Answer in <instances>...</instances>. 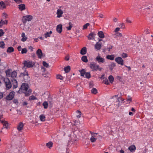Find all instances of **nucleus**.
<instances>
[{
	"instance_id": "nucleus-1",
	"label": "nucleus",
	"mask_w": 153,
	"mask_h": 153,
	"mask_svg": "<svg viewBox=\"0 0 153 153\" xmlns=\"http://www.w3.org/2000/svg\"><path fill=\"white\" fill-rule=\"evenodd\" d=\"M28 85L27 84L23 83L22 84L19 90L22 92L24 93L25 96H26L29 95L32 92L30 89H29L28 90Z\"/></svg>"
},
{
	"instance_id": "nucleus-2",
	"label": "nucleus",
	"mask_w": 153,
	"mask_h": 153,
	"mask_svg": "<svg viewBox=\"0 0 153 153\" xmlns=\"http://www.w3.org/2000/svg\"><path fill=\"white\" fill-rule=\"evenodd\" d=\"M89 67L93 71H97L99 70L100 71L102 69L101 68H100L99 65L94 62H92L89 65Z\"/></svg>"
},
{
	"instance_id": "nucleus-3",
	"label": "nucleus",
	"mask_w": 153,
	"mask_h": 153,
	"mask_svg": "<svg viewBox=\"0 0 153 153\" xmlns=\"http://www.w3.org/2000/svg\"><path fill=\"white\" fill-rule=\"evenodd\" d=\"M23 63L24 64V67L25 68H32L35 64L34 62L29 60H25Z\"/></svg>"
},
{
	"instance_id": "nucleus-4",
	"label": "nucleus",
	"mask_w": 153,
	"mask_h": 153,
	"mask_svg": "<svg viewBox=\"0 0 153 153\" xmlns=\"http://www.w3.org/2000/svg\"><path fill=\"white\" fill-rule=\"evenodd\" d=\"M4 82L6 90H9L12 87V84L8 78H4Z\"/></svg>"
},
{
	"instance_id": "nucleus-5",
	"label": "nucleus",
	"mask_w": 153,
	"mask_h": 153,
	"mask_svg": "<svg viewBox=\"0 0 153 153\" xmlns=\"http://www.w3.org/2000/svg\"><path fill=\"white\" fill-rule=\"evenodd\" d=\"M33 19V16L31 15H27L24 16L22 17V22L24 24H25L27 21H31Z\"/></svg>"
},
{
	"instance_id": "nucleus-6",
	"label": "nucleus",
	"mask_w": 153,
	"mask_h": 153,
	"mask_svg": "<svg viewBox=\"0 0 153 153\" xmlns=\"http://www.w3.org/2000/svg\"><path fill=\"white\" fill-rule=\"evenodd\" d=\"M113 98L115 97L116 98V102L114 103V105H117L119 106L120 104V99L121 101V103H122L123 101V100L121 98H120L118 97V95H114L113 96Z\"/></svg>"
},
{
	"instance_id": "nucleus-7",
	"label": "nucleus",
	"mask_w": 153,
	"mask_h": 153,
	"mask_svg": "<svg viewBox=\"0 0 153 153\" xmlns=\"http://www.w3.org/2000/svg\"><path fill=\"white\" fill-rule=\"evenodd\" d=\"M115 61L119 64L123 65L124 64L123 60L120 57H118L115 58Z\"/></svg>"
},
{
	"instance_id": "nucleus-8",
	"label": "nucleus",
	"mask_w": 153,
	"mask_h": 153,
	"mask_svg": "<svg viewBox=\"0 0 153 153\" xmlns=\"http://www.w3.org/2000/svg\"><path fill=\"white\" fill-rule=\"evenodd\" d=\"M96 60L98 63H104L105 62L104 58L101 57L100 56L98 55L96 58Z\"/></svg>"
},
{
	"instance_id": "nucleus-9",
	"label": "nucleus",
	"mask_w": 153,
	"mask_h": 153,
	"mask_svg": "<svg viewBox=\"0 0 153 153\" xmlns=\"http://www.w3.org/2000/svg\"><path fill=\"white\" fill-rule=\"evenodd\" d=\"M14 92L13 91L10 92L6 98V99L8 100H11L14 97Z\"/></svg>"
},
{
	"instance_id": "nucleus-10",
	"label": "nucleus",
	"mask_w": 153,
	"mask_h": 153,
	"mask_svg": "<svg viewBox=\"0 0 153 153\" xmlns=\"http://www.w3.org/2000/svg\"><path fill=\"white\" fill-rule=\"evenodd\" d=\"M102 47V43H101L97 42L94 46L95 48L97 50H100Z\"/></svg>"
},
{
	"instance_id": "nucleus-11",
	"label": "nucleus",
	"mask_w": 153,
	"mask_h": 153,
	"mask_svg": "<svg viewBox=\"0 0 153 153\" xmlns=\"http://www.w3.org/2000/svg\"><path fill=\"white\" fill-rule=\"evenodd\" d=\"M12 83L13 85V88H17L18 86V82L16 80L13 79L11 80Z\"/></svg>"
},
{
	"instance_id": "nucleus-12",
	"label": "nucleus",
	"mask_w": 153,
	"mask_h": 153,
	"mask_svg": "<svg viewBox=\"0 0 153 153\" xmlns=\"http://www.w3.org/2000/svg\"><path fill=\"white\" fill-rule=\"evenodd\" d=\"M63 13V11L61 9H58L56 13V14L57 15V17L59 18L61 17L62 16V15Z\"/></svg>"
},
{
	"instance_id": "nucleus-13",
	"label": "nucleus",
	"mask_w": 153,
	"mask_h": 153,
	"mask_svg": "<svg viewBox=\"0 0 153 153\" xmlns=\"http://www.w3.org/2000/svg\"><path fill=\"white\" fill-rule=\"evenodd\" d=\"M36 53L39 58L41 59L42 58V53L40 49H39L37 50Z\"/></svg>"
},
{
	"instance_id": "nucleus-14",
	"label": "nucleus",
	"mask_w": 153,
	"mask_h": 153,
	"mask_svg": "<svg viewBox=\"0 0 153 153\" xmlns=\"http://www.w3.org/2000/svg\"><path fill=\"white\" fill-rule=\"evenodd\" d=\"M56 30L57 32L61 33L62 31V26L61 24L57 25L56 28Z\"/></svg>"
},
{
	"instance_id": "nucleus-15",
	"label": "nucleus",
	"mask_w": 153,
	"mask_h": 153,
	"mask_svg": "<svg viewBox=\"0 0 153 153\" xmlns=\"http://www.w3.org/2000/svg\"><path fill=\"white\" fill-rule=\"evenodd\" d=\"M96 34L94 32H91L88 36L89 39L91 40L94 39L95 36Z\"/></svg>"
},
{
	"instance_id": "nucleus-16",
	"label": "nucleus",
	"mask_w": 153,
	"mask_h": 153,
	"mask_svg": "<svg viewBox=\"0 0 153 153\" xmlns=\"http://www.w3.org/2000/svg\"><path fill=\"white\" fill-rule=\"evenodd\" d=\"M145 5V8L144 9V10H149L150 8L152 7V5L151 4L147 3H146Z\"/></svg>"
},
{
	"instance_id": "nucleus-17",
	"label": "nucleus",
	"mask_w": 153,
	"mask_h": 153,
	"mask_svg": "<svg viewBox=\"0 0 153 153\" xmlns=\"http://www.w3.org/2000/svg\"><path fill=\"white\" fill-rule=\"evenodd\" d=\"M24 125L22 122H20L19 123L17 128V129L19 131H20L23 129Z\"/></svg>"
},
{
	"instance_id": "nucleus-18",
	"label": "nucleus",
	"mask_w": 153,
	"mask_h": 153,
	"mask_svg": "<svg viewBox=\"0 0 153 153\" xmlns=\"http://www.w3.org/2000/svg\"><path fill=\"white\" fill-rule=\"evenodd\" d=\"M21 36L22 37V38L21 39V41L22 42H24L27 39V37H26V36L25 35V33L24 32L22 33Z\"/></svg>"
},
{
	"instance_id": "nucleus-19",
	"label": "nucleus",
	"mask_w": 153,
	"mask_h": 153,
	"mask_svg": "<svg viewBox=\"0 0 153 153\" xmlns=\"http://www.w3.org/2000/svg\"><path fill=\"white\" fill-rule=\"evenodd\" d=\"M128 149L131 152H133L135 151L136 147L134 145H132L129 146Z\"/></svg>"
},
{
	"instance_id": "nucleus-20",
	"label": "nucleus",
	"mask_w": 153,
	"mask_h": 153,
	"mask_svg": "<svg viewBox=\"0 0 153 153\" xmlns=\"http://www.w3.org/2000/svg\"><path fill=\"white\" fill-rule=\"evenodd\" d=\"M115 58V56L114 54L111 55H108L106 56V58L108 59H109L111 60H113Z\"/></svg>"
},
{
	"instance_id": "nucleus-21",
	"label": "nucleus",
	"mask_w": 153,
	"mask_h": 153,
	"mask_svg": "<svg viewBox=\"0 0 153 153\" xmlns=\"http://www.w3.org/2000/svg\"><path fill=\"white\" fill-rule=\"evenodd\" d=\"M87 52V49L85 47H84L80 51V53L82 55H84Z\"/></svg>"
},
{
	"instance_id": "nucleus-22",
	"label": "nucleus",
	"mask_w": 153,
	"mask_h": 153,
	"mask_svg": "<svg viewBox=\"0 0 153 153\" xmlns=\"http://www.w3.org/2000/svg\"><path fill=\"white\" fill-rule=\"evenodd\" d=\"M19 8L21 11L24 10L25 8V4H21L19 5Z\"/></svg>"
},
{
	"instance_id": "nucleus-23",
	"label": "nucleus",
	"mask_w": 153,
	"mask_h": 153,
	"mask_svg": "<svg viewBox=\"0 0 153 153\" xmlns=\"http://www.w3.org/2000/svg\"><path fill=\"white\" fill-rule=\"evenodd\" d=\"M52 33L51 30L49 32H47L44 35L45 37L46 38L48 37H50Z\"/></svg>"
},
{
	"instance_id": "nucleus-24",
	"label": "nucleus",
	"mask_w": 153,
	"mask_h": 153,
	"mask_svg": "<svg viewBox=\"0 0 153 153\" xmlns=\"http://www.w3.org/2000/svg\"><path fill=\"white\" fill-rule=\"evenodd\" d=\"M8 22L7 20H5L4 21L3 19H1L0 21V26H2L5 24H7Z\"/></svg>"
},
{
	"instance_id": "nucleus-25",
	"label": "nucleus",
	"mask_w": 153,
	"mask_h": 153,
	"mask_svg": "<svg viewBox=\"0 0 153 153\" xmlns=\"http://www.w3.org/2000/svg\"><path fill=\"white\" fill-rule=\"evenodd\" d=\"M98 35L101 38H103L104 37V35L102 31H100L98 33Z\"/></svg>"
},
{
	"instance_id": "nucleus-26",
	"label": "nucleus",
	"mask_w": 153,
	"mask_h": 153,
	"mask_svg": "<svg viewBox=\"0 0 153 153\" xmlns=\"http://www.w3.org/2000/svg\"><path fill=\"white\" fill-rule=\"evenodd\" d=\"M0 8L3 9L6 7V5L4 2L1 1L0 2Z\"/></svg>"
},
{
	"instance_id": "nucleus-27",
	"label": "nucleus",
	"mask_w": 153,
	"mask_h": 153,
	"mask_svg": "<svg viewBox=\"0 0 153 153\" xmlns=\"http://www.w3.org/2000/svg\"><path fill=\"white\" fill-rule=\"evenodd\" d=\"M14 49L12 47H9L7 51V53H10L14 51Z\"/></svg>"
},
{
	"instance_id": "nucleus-28",
	"label": "nucleus",
	"mask_w": 153,
	"mask_h": 153,
	"mask_svg": "<svg viewBox=\"0 0 153 153\" xmlns=\"http://www.w3.org/2000/svg\"><path fill=\"white\" fill-rule=\"evenodd\" d=\"M17 76V73L16 71H14L12 72L11 74V77L14 79V78H16Z\"/></svg>"
},
{
	"instance_id": "nucleus-29",
	"label": "nucleus",
	"mask_w": 153,
	"mask_h": 153,
	"mask_svg": "<svg viewBox=\"0 0 153 153\" xmlns=\"http://www.w3.org/2000/svg\"><path fill=\"white\" fill-rule=\"evenodd\" d=\"M1 123L3 124V127L4 128H7L8 127V123L7 122H4V121H1Z\"/></svg>"
},
{
	"instance_id": "nucleus-30",
	"label": "nucleus",
	"mask_w": 153,
	"mask_h": 153,
	"mask_svg": "<svg viewBox=\"0 0 153 153\" xmlns=\"http://www.w3.org/2000/svg\"><path fill=\"white\" fill-rule=\"evenodd\" d=\"M16 149H18V151H20L22 149V145L21 143H19L16 145Z\"/></svg>"
},
{
	"instance_id": "nucleus-31",
	"label": "nucleus",
	"mask_w": 153,
	"mask_h": 153,
	"mask_svg": "<svg viewBox=\"0 0 153 153\" xmlns=\"http://www.w3.org/2000/svg\"><path fill=\"white\" fill-rule=\"evenodd\" d=\"M71 70V68L69 66H68L64 68V71L66 73H68Z\"/></svg>"
},
{
	"instance_id": "nucleus-32",
	"label": "nucleus",
	"mask_w": 153,
	"mask_h": 153,
	"mask_svg": "<svg viewBox=\"0 0 153 153\" xmlns=\"http://www.w3.org/2000/svg\"><path fill=\"white\" fill-rule=\"evenodd\" d=\"M23 77L24 79L25 82L28 81L30 79V77L29 76L28 74L25 75V76H24Z\"/></svg>"
},
{
	"instance_id": "nucleus-33",
	"label": "nucleus",
	"mask_w": 153,
	"mask_h": 153,
	"mask_svg": "<svg viewBox=\"0 0 153 153\" xmlns=\"http://www.w3.org/2000/svg\"><path fill=\"white\" fill-rule=\"evenodd\" d=\"M81 59L83 62H87L88 61L87 57L85 56H83L82 57Z\"/></svg>"
},
{
	"instance_id": "nucleus-34",
	"label": "nucleus",
	"mask_w": 153,
	"mask_h": 153,
	"mask_svg": "<svg viewBox=\"0 0 153 153\" xmlns=\"http://www.w3.org/2000/svg\"><path fill=\"white\" fill-rule=\"evenodd\" d=\"M11 70L10 69H8L6 71L5 73L7 76L9 77L10 76L11 73Z\"/></svg>"
},
{
	"instance_id": "nucleus-35",
	"label": "nucleus",
	"mask_w": 153,
	"mask_h": 153,
	"mask_svg": "<svg viewBox=\"0 0 153 153\" xmlns=\"http://www.w3.org/2000/svg\"><path fill=\"white\" fill-rule=\"evenodd\" d=\"M68 24L69 25V26L66 27V28H67L68 30H71V29L73 27V25L72 23L71 22H69L68 23Z\"/></svg>"
},
{
	"instance_id": "nucleus-36",
	"label": "nucleus",
	"mask_w": 153,
	"mask_h": 153,
	"mask_svg": "<svg viewBox=\"0 0 153 153\" xmlns=\"http://www.w3.org/2000/svg\"><path fill=\"white\" fill-rule=\"evenodd\" d=\"M53 143L51 142H49L46 143V146L49 148H51L53 146Z\"/></svg>"
},
{
	"instance_id": "nucleus-37",
	"label": "nucleus",
	"mask_w": 153,
	"mask_h": 153,
	"mask_svg": "<svg viewBox=\"0 0 153 153\" xmlns=\"http://www.w3.org/2000/svg\"><path fill=\"white\" fill-rule=\"evenodd\" d=\"M116 66V64L115 63L112 62L110 65V68L111 70H113V68Z\"/></svg>"
},
{
	"instance_id": "nucleus-38",
	"label": "nucleus",
	"mask_w": 153,
	"mask_h": 153,
	"mask_svg": "<svg viewBox=\"0 0 153 153\" xmlns=\"http://www.w3.org/2000/svg\"><path fill=\"white\" fill-rule=\"evenodd\" d=\"M76 113L77 114L76 115V117L78 118H80L81 116V112L80 111L77 110L76 111Z\"/></svg>"
},
{
	"instance_id": "nucleus-39",
	"label": "nucleus",
	"mask_w": 153,
	"mask_h": 153,
	"mask_svg": "<svg viewBox=\"0 0 153 153\" xmlns=\"http://www.w3.org/2000/svg\"><path fill=\"white\" fill-rule=\"evenodd\" d=\"M79 72L80 73L81 76H84L86 73L85 70L82 69Z\"/></svg>"
},
{
	"instance_id": "nucleus-40",
	"label": "nucleus",
	"mask_w": 153,
	"mask_h": 153,
	"mask_svg": "<svg viewBox=\"0 0 153 153\" xmlns=\"http://www.w3.org/2000/svg\"><path fill=\"white\" fill-rule=\"evenodd\" d=\"M40 120L42 121H44L45 120V117L43 114L41 115L39 117Z\"/></svg>"
},
{
	"instance_id": "nucleus-41",
	"label": "nucleus",
	"mask_w": 153,
	"mask_h": 153,
	"mask_svg": "<svg viewBox=\"0 0 153 153\" xmlns=\"http://www.w3.org/2000/svg\"><path fill=\"white\" fill-rule=\"evenodd\" d=\"M108 79L111 83H112L113 82L114 80V78L112 76H109L108 77Z\"/></svg>"
},
{
	"instance_id": "nucleus-42",
	"label": "nucleus",
	"mask_w": 153,
	"mask_h": 153,
	"mask_svg": "<svg viewBox=\"0 0 153 153\" xmlns=\"http://www.w3.org/2000/svg\"><path fill=\"white\" fill-rule=\"evenodd\" d=\"M127 101L130 103L132 102V99L130 96H128L126 98Z\"/></svg>"
},
{
	"instance_id": "nucleus-43",
	"label": "nucleus",
	"mask_w": 153,
	"mask_h": 153,
	"mask_svg": "<svg viewBox=\"0 0 153 153\" xmlns=\"http://www.w3.org/2000/svg\"><path fill=\"white\" fill-rule=\"evenodd\" d=\"M48 105V104L47 102L45 101L43 103V105L44 106V108L45 109L47 108Z\"/></svg>"
},
{
	"instance_id": "nucleus-44",
	"label": "nucleus",
	"mask_w": 153,
	"mask_h": 153,
	"mask_svg": "<svg viewBox=\"0 0 153 153\" xmlns=\"http://www.w3.org/2000/svg\"><path fill=\"white\" fill-rule=\"evenodd\" d=\"M5 44L4 42L3 41H0V47L4 49L5 47Z\"/></svg>"
},
{
	"instance_id": "nucleus-45",
	"label": "nucleus",
	"mask_w": 153,
	"mask_h": 153,
	"mask_svg": "<svg viewBox=\"0 0 153 153\" xmlns=\"http://www.w3.org/2000/svg\"><path fill=\"white\" fill-rule=\"evenodd\" d=\"M91 92L94 94H96L97 93V91L96 88H94L91 90Z\"/></svg>"
},
{
	"instance_id": "nucleus-46",
	"label": "nucleus",
	"mask_w": 153,
	"mask_h": 153,
	"mask_svg": "<svg viewBox=\"0 0 153 153\" xmlns=\"http://www.w3.org/2000/svg\"><path fill=\"white\" fill-rule=\"evenodd\" d=\"M85 74V78L87 79H89L91 77V74L90 73L86 72Z\"/></svg>"
},
{
	"instance_id": "nucleus-47",
	"label": "nucleus",
	"mask_w": 153,
	"mask_h": 153,
	"mask_svg": "<svg viewBox=\"0 0 153 153\" xmlns=\"http://www.w3.org/2000/svg\"><path fill=\"white\" fill-rule=\"evenodd\" d=\"M27 51V50L26 48H24L22 49L21 53L22 54L26 53Z\"/></svg>"
},
{
	"instance_id": "nucleus-48",
	"label": "nucleus",
	"mask_w": 153,
	"mask_h": 153,
	"mask_svg": "<svg viewBox=\"0 0 153 153\" xmlns=\"http://www.w3.org/2000/svg\"><path fill=\"white\" fill-rule=\"evenodd\" d=\"M97 139V137L94 138L92 137H91L90 138V140L91 142L93 143L95 142Z\"/></svg>"
},
{
	"instance_id": "nucleus-49",
	"label": "nucleus",
	"mask_w": 153,
	"mask_h": 153,
	"mask_svg": "<svg viewBox=\"0 0 153 153\" xmlns=\"http://www.w3.org/2000/svg\"><path fill=\"white\" fill-rule=\"evenodd\" d=\"M2 16L4 19H5L7 18L8 15L6 13H4L2 14Z\"/></svg>"
},
{
	"instance_id": "nucleus-50",
	"label": "nucleus",
	"mask_w": 153,
	"mask_h": 153,
	"mask_svg": "<svg viewBox=\"0 0 153 153\" xmlns=\"http://www.w3.org/2000/svg\"><path fill=\"white\" fill-rule=\"evenodd\" d=\"M43 65L46 68H48L49 67V65L45 61H43Z\"/></svg>"
},
{
	"instance_id": "nucleus-51",
	"label": "nucleus",
	"mask_w": 153,
	"mask_h": 153,
	"mask_svg": "<svg viewBox=\"0 0 153 153\" xmlns=\"http://www.w3.org/2000/svg\"><path fill=\"white\" fill-rule=\"evenodd\" d=\"M36 99V97L34 95H32L29 97L30 100H33Z\"/></svg>"
},
{
	"instance_id": "nucleus-52",
	"label": "nucleus",
	"mask_w": 153,
	"mask_h": 153,
	"mask_svg": "<svg viewBox=\"0 0 153 153\" xmlns=\"http://www.w3.org/2000/svg\"><path fill=\"white\" fill-rule=\"evenodd\" d=\"M56 78L57 79H59L61 80H63L64 79V77L60 75H57L56 76Z\"/></svg>"
},
{
	"instance_id": "nucleus-53",
	"label": "nucleus",
	"mask_w": 153,
	"mask_h": 153,
	"mask_svg": "<svg viewBox=\"0 0 153 153\" xmlns=\"http://www.w3.org/2000/svg\"><path fill=\"white\" fill-rule=\"evenodd\" d=\"M28 74V73L27 71H25L23 73H22L21 75V76H25V75H27Z\"/></svg>"
},
{
	"instance_id": "nucleus-54",
	"label": "nucleus",
	"mask_w": 153,
	"mask_h": 153,
	"mask_svg": "<svg viewBox=\"0 0 153 153\" xmlns=\"http://www.w3.org/2000/svg\"><path fill=\"white\" fill-rule=\"evenodd\" d=\"M90 24L88 23H87L86 24L84 25L83 27V29H85L87 28V27Z\"/></svg>"
},
{
	"instance_id": "nucleus-55",
	"label": "nucleus",
	"mask_w": 153,
	"mask_h": 153,
	"mask_svg": "<svg viewBox=\"0 0 153 153\" xmlns=\"http://www.w3.org/2000/svg\"><path fill=\"white\" fill-rule=\"evenodd\" d=\"M144 32L146 34H149L150 33V30L148 28L145 29V30L144 31Z\"/></svg>"
},
{
	"instance_id": "nucleus-56",
	"label": "nucleus",
	"mask_w": 153,
	"mask_h": 153,
	"mask_svg": "<svg viewBox=\"0 0 153 153\" xmlns=\"http://www.w3.org/2000/svg\"><path fill=\"white\" fill-rule=\"evenodd\" d=\"M103 82L106 85H108L109 83L108 79H106L103 80Z\"/></svg>"
},
{
	"instance_id": "nucleus-57",
	"label": "nucleus",
	"mask_w": 153,
	"mask_h": 153,
	"mask_svg": "<svg viewBox=\"0 0 153 153\" xmlns=\"http://www.w3.org/2000/svg\"><path fill=\"white\" fill-rule=\"evenodd\" d=\"M98 135V134L94 133L92 134V135H91V137H94V138H96L97 137Z\"/></svg>"
},
{
	"instance_id": "nucleus-58",
	"label": "nucleus",
	"mask_w": 153,
	"mask_h": 153,
	"mask_svg": "<svg viewBox=\"0 0 153 153\" xmlns=\"http://www.w3.org/2000/svg\"><path fill=\"white\" fill-rule=\"evenodd\" d=\"M4 33L3 30L2 29L0 30V37L2 36Z\"/></svg>"
},
{
	"instance_id": "nucleus-59",
	"label": "nucleus",
	"mask_w": 153,
	"mask_h": 153,
	"mask_svg": "<svg viewBox=\"0 0 153 153\" xmlns=\"http://www.w3.org/2000/svg\"><path fill=\"white\" fill-rule=\"evenodd\" d=\"M122 56L123 58H126L127 56V54L126 53H124L122 54Z\"/></svg>"
},
{
	"instance_id": "nucleus-60",
	"label": "nucleus",
	"mask_w": 153,
	"mask_h": 153,
	"mask_svg": "<svg viewBox=\"0 0 153 153\" xmlns=\"http://www.w3.org/2000/svg\"><path fill=\"white\" fill-rule=\"evenodd\" d=\"M126 22L128 23H131V22L130 20L128 18H126Z\"/></svg>"
},
{
	"instance_id": "nucleus-61",
	"label": "nucleus",
	"mask_w": 153,
	"mask_h": 153,
	"mask_svg": "<svg viewBox=\"0 0 153 153\" xmlns=\"http://www.w3.org/2000/svg\"><path fill=\"white\" fill-rule=\"evenodd\" d=\"M119 26L121 28H122L123 26H125V24L124 23L119 24Z\"/></svg>"
},
{
	"instance_id": "nucleus-62",
	"label": "nucleus",
	"mask_w": 153,
	"mask_h": 153,
	"mask_svg": "<svg viewBox=\"0 0 153 153\" xmlns=\"http://www.w3.org/2000/svg\"><path fill=\"white\" fill-rule=\"evenodd\" d=\"M120 28H119V27H117L116 28L114 31L115 32H117L120 30Z\"/></svg>"
},
{
	"instance_id": "nucleus-63",
	"label": "nucleus",
	"mask_w": 153,
	"mask_h": 153,
	"mask_svg": "<svg viewBox=\"0 0 153 153\" xmlns=\"http://www.w3.org/2000/svg\"><path fill=\"white\" fill-rule=\"evenodd\" d=\"M17 49L19 51H20L22 49V48L21 46H19L18 48Z\"/></svg>"
},
{
	"instance_id": "nucleus-64",
	"label": "nucleus",
	"mask_w": 153,
	"mask_h": 153,
	"mask_svg": "<svg viewBox=\"0 0 153 153\" xmlns=\"http://www.w3.org/2000/svg\"><path fill=\"white\" fill-rule=\"evenodd\" d=\"M3 97V94L2 93L0 92V99L2 98Z\"/></svg>"
}]
</instances>
